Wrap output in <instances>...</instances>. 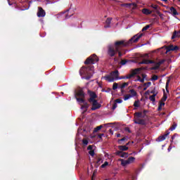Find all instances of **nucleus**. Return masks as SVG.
Masks as SVG:
<instances>
[{
  "mask_svg": "<svg viewBox=\"0 0 180 180\" xmlns=\"http://www.w3.org/2000/svg\"><path fill=\"white\" fill-rule=\"evenodd\" d=\"M141 37H143V33H139L134 35L128 41L124 40L116 41L114 45L110 44L107 46L108 56H109V57H115L117 53V51H119L122 47H129V46H131L133 43H137Z\"/></svg>",
  "mask_w": 180,
  "mask_h": 180,
  "instance_id": "f257e3e1",
  "label": "nucleus"
},
{
  "mask_svg": "<svg viewBox=\"0 0 180 180\" xmlns=\"http://www.w3.org/2000/svg\"><path fill=\"white\" fill-rule=\"evenodd\" d=\"M98 61L99 58L96 54H93L89 58H87L84 61V64L89 66H83L80 69L79 74L81 77H82V75H84L86 76V79H91V78H92V75H94V65H92L95 64L96 63H98Z\"/></svg>",
  "mask_w": 180,
  "mask_h": 180,
  "instance_id": "f03ea898",
  "label": "nucleus"
},
{
  "mask_svg": "<svg viewBox=\"0 0 180 180\" xmlns=\"http://www.w3.org/2000/svg\"><path fill=\"white\" fill-rule=\"evenodd\" d=\"M75 98L78 103H84L85 102V92L81 88H77L74 91Z\"/></svg>",
  "mask_w": 180,
  "mask_h": 180,
  "instance_id": "7ed1b4c3",
  "label": "nucleus"
},
{
  "mask_svg": "<svg viewBox=\"0 0 180 180\" xmlns=\"http://www.w3.org/2000/svg\"><path fill=\"white\" fill-rule=\"evenodd\" d=\"M146 115H143L141 112H136L134 114V123L135 124H141L142 126H146V120H144Z\"/></svg>",
  "mask_w": 180,
  "mask_h": 180,
  "instance_id": "20e7f679",
  "label": "nucleus"
},
{
  "mask_svg": "<svg viewBox=\"0 0 180 180\" xmlns=\"http://www.w3.org/2000/svg\"><path fill=\"white\" fill-rule=\"evenodd\" d=\"M119 70H116L110 73V75H105L102 77V79H105V81H108V82H113L115 80L117 81L119 79Z\"/></svg>",
  "mask_w": 180,
  "mask_h": 180,
  "instance_id": "39448f33",
  "label": "nucleus"
},
{
  "mask_svg": "<svg viewBox=\"0 0 180 180\" xmlns=\"http://www.w3.org/2000/svg\"><path fill=\"white\" fill-rule=\"evenodd\" d=\"M118 161L121 162V165H122V167H126V165H129V164H133V162L136 161V158L131 156V157H129L127 160L119 159Z\"/></svg>",
  "mask_w": 180,
  "mask_h": 180,
  "instance_id": "423d86ee",
  "label": "nucleus"
},
{
  "mask_svg": "<svg viewBox=\"0 0 180 180\" xmlns=\"http://www.w3.org/2000/svg\"><path fill=\"white\" fill-rule=\"evenodd\" d=\"M141 70H143L142 68H136V69L133 70L131 72V74H129V75H127V76H125L126 79H130L131 78H133V77H134V75H137V74H139V72H140V71H141Z\"/></svg>",
  "mask_w": 180,
  "mask_h": 180,
  "instance_id": "0eeeda50",
  "label": "nucleus"
},
{
  "mask_svg": "<svg viewBox=\"0 0 180 180\" xmlns=\"http://www.w3.org/2000/svg\"><path fill=\"white\" fill-rule=\"evenodd\" d=\"M92 105L91 110H96L97 109H101L102 105L98 103V100H93V101H89Z\"/></svg>",
  "mask_w": 180,
  "mask_h": 180,
  "instance_id": "6e6552de",
  "label": "nucleus"
},
{
  "mask_svg": "<svg viewBox=\"0 0 180 180\" xmlns=\"http://www.w3.org/2000/svg\"><path fill=\"white\" fill-rule=\"evenodd\" d=\"M87 94H88L89 96H90V98L88 99V102L96 101V98H98L96 93H95L94 91H92L91 90H88Z\"/></svg>",
  "mask_w": 180,
  "mask_h": 180,
  "instance_id": "1a4fd4ad",
  "label": "nucleus"
},
{
  "mask_svg": "<svg viewBox=\"0 0 180 180\" xmlns=\"http://www.w3.org/2000/svg\"><path fill=\"white\" fill-rule=\"evenodd\" d=\"M179 47L178 46L169 45L166 46V53H169V51H178Z\"/></svg>",
  "mask_w": 180,
  "mask_h": 180,
  "instance_id": "9d476101",
  "label": "nucleus"
},
{
  "mask_svg": "<svg viewBox=\"0 0 180 180\" xmlns=\"http://www.w3.org/2000/svg\"><path fill=\"white\" fill-rule=\"evenodd\" d=\"M38 18H44L46 16V11L41 7H38V12L37 13Z\"/></svg>",
  "mask_w": 180,
  "mask_h": 180,
  "instance_id": "9b49d317",
  "label": "nucleus"
},
{
  "mask_svg": "<svg viewBox=\"0 0 180 180\" xmlns=\"http://www.w3.org/2000/svg\"><path fill=\"white\" fill-rule=\"evenodd\" d=\"M164 63H165V60H160V61H159V62H158V63H155V65H154V67H152L151 68H150V70H154V71H155V70H158V68H160V65H161V64H164Z\"/></svg>",
  "mask_w": 180,
  "mask_h": 180,
  "instance_id": "f8f14e48",
  "label": "nucleus"
},
{
  "mask_svg": "<svg viewBox=\"0 0 180 180\" xmlns=\"http://www.w3.org/2000/svg\"><path fill=\"white\" fill-rule=\"evenodd\" d=\"M115 155H118V157H121V158H127V157H129V153L116 151Z\"/></svg>",
  "mask_w": 180,
  "mask_h": 180,
  "instance_id": "ddd939ff",
  "label": "nucleus"
},
{
  "mask_svg": "<svg viewBox=\"0 0 180 180\" xmlns=\"http://www.w3.org/2000/svg\"><path fill=\"white\" fill-rule=\"evenodd\" d=\"M121 6H124L125 8H131L132 9H136V8H137V4H136V3H131V4H121Z\"/></svg>",
  "mask_w": 180,
  "mask_h": 180,
  "instance_id": "4468645a",
  "label": "nucleus"
},
{
  "mask_svg": "<svg viewBox=\"0 0 180 180\" xmlns=\"http://www.w3.org/2000/svg\"><path fill=\"white\" fill-rule=\"evenodd\" d=\"M169 135V131H167L164 135L160 136L158 138V141H164V140H165Z\"/></svg>",
  "mask_w": 180,
  "mask_h": 180,
  "instance_id": "2eb2a0df",
  "label": "nucleus"
},
{
  "mask_svg": "<svg viewBox=\"0 0 180 180\" xmlns=\"http://www.w3.org/2000/svg\"><path fill=\"white\" fill-rule=\"evenodd\" d=\"M168 12L169 13H171L172 16H176L177 15H179L176 9L174 7H170V9Z\"/></svg>",
  "mask_w": 180,
  "mask_h": 180,
  "instance_id": "dca6fc26",
  "label": "nucleus"
},
{
  "mask_svg": "<svg viewBox=\"0 0 180 180\" xmlns=\"http://www.w3.org/2000/svg\"><path fill=\"white\" fill-rule=\"evenodd\" d=\"M103 162V159L101 156H98L96 158V167L98 168L101 164Z\"/></svg>",
  "mask_w": 180,
  "mask_h": 180,
  "instance_id": "f3484780",
  "label": "nucleus"
},
{
  "mask_svg": "<svg viewBox=\"0 0 180 180\" xmlns=\"http://www.w3.org/2000/svg\"><path fill=\"white\" fill-rule=\"evenodd\" d=\"M83 103V105H82ZM79 105H82L81 109H86L84 112H86L88 110V108H89V104L88 103L85 102L84 99V103H81Z\"/></svg>",
  "mask_w": 180,
  "mask_h": 180,
  "instance_id": "a211bd4d",
  "label": "nucleus"
},
{
  "mask_svg": "<svg viewBox=\"0 0 180 180\" xmlns=\"http://www.w3.org/2000/svg\"><path fill=\"white\" fill-rule=\"evenodd\" d=\"M180 37V30L179 31L175 30L172 36V40L176 39Z\"/></svg>",
  "mask_w": 180,
  "mask_h": 180,
  "instance_id": "6ab92c4d",
  "label": "nucleus"
},
{
  "mask_svg": "<svg viewBox=\"0 0 180 180\" xmlns=\"http://www.w3.org/2000/svg\"><path fill=\"white\" fill-rule=\"evenodd\" d=\"M119 150L117 151H121V153H123V151H127L129 150V147L127 146H118Z\"/></svg>",
  "mask_w": 180,
  "mask_h": 180,
  "instance_id": "aec40b11",
  "label": "nucleus"
},
{
  "mask_svg": "<svg viewBox=\"0 0 180 180\" xmlns=\"http://www.w3.org/2000/svg\"><path fill=\"white\" fill-rule=\"evenodd\" d=\"M111 22H112V18H107V20H105V25L104 26V27L105 28L110 27Z\"/></svg>",
  "mask_w": 180,
  "mask_h": 180,
  "instance_id": "412c9836",
  "label": "nucleus"
},
{
  "mask_svg": "<svg viewBox=\"0 0 180 180\" xmlns=\"http://www.w3.org/2000/svg\"><path fill=\"white\" fill-rule=\"evenodd\" d=\"M142 13H143V15H151L153 11L148 10V8H143L142 9Z\"/></svg>",
  "mask_w": 180,
  "mask_h": 180,
  "instance_id": "4be33fe9",
  "label": "nucleus"
},
{
  "mask_svg": "<svg viewBox=\"0 0 180 180\" xmlns=\"http://www.w3.org/2000/svg\"><path fill=\"white\" fill-rule=\"evenodd\" d=\"M158 94V92H156L153 95L150 96V97H149L150 101L151 102H155V97L157 96Z\"/></svg>",
  "mask_w": 180,
  "mask_h": 180,
  "instance_id": "5701e85b",
  "label": "nucleus"
},
{
  "mask_svg": "<svg viewBox=\"0 0 180 180\" xmlns=\"http://www.w3.org/2000/svg\"><path fill=\"white\" fill-rule=\"evenodd\" d=\"M163 96L161 98L160 101L165 102V101H167V99L168 98V96L167 95V94H165V90L163 89Z\"/></svg>",
  "mask_w": 180,
  "mask_h": 180,
  "instance_id": "b1692460",
  "label": "nucleus"
},
{
  "mask_svg": "<svg viewBox=\"0 0 180 180\" xmlns=\"http://www.w3.org/2000/svg\"><path fill=\"white\" fill-rule=\"evenodd\" d=\"M131 98H134V96H137V91H136L134 89H130L129 90Z\"/></svg>",
  "mask_w": 180,
  "mask_h": 180,
  "instance_id": "393cba45",
  "label": "nucleus"
},
{
  "mask_svg": "<svg viewBox=\"0 0 180 180\" xmlns=\"http://www.w3.org/2000/svg\"><path fill=\"white\" fill-rule=\"evenodd\" d=\"M126 86H129V82H124L122 84L119 86V88L120 89H124V88H126Z\"/></svg>",
  "mask_w": 180,
  "mask_h": 180,
  "instance_id": "a878e982",
  "label": "nucleus"
},
{
  "mask_svg": "<svg viewBox=\"0 0 180 180\" xmlns=\"http://www.w3.org/2000/svg\"><path fill=\"white\" fill-rule=\"evenodd\" d=\"M143 61H144V64H155V61L154 60L145 59L143 60Z\"/></svg>",
  "mask_w": 180,
  "mask_h": 180,
  "instance_id": "bb28decb",
  "label": "nucleus"
},
{
  "mask_svg": "<svg viewBox=\"0 0 180 180\" xmlns=\"http://www.w3.org/2000/svg\"><path fill=\"white\" fill-rule=\"evenodd\" d=\"M176 126H177L176 123L174 122L172 127L169 128V130H171V131H174V130L176 129Z\"/></svg>",
  "mask_w": 180,
  "mask_h": 180,
  "instance_id": "cd10ccee",
  "label": "nucleus"
},
{
  "mask_svg": "<svg viewBox=\"0 0 180 180\" xmlns=\"http://www.w3.org/2000/svg\"><path fill=\"white\" fill-rule=\"evenodd\" d=\"M102 127H103V125H100V126H98L97 127H96L94 130V131L95 133H96L97 131H99V130H101V129H102Z\"/></svg>",
  "mask_w": 180,
  "mask_h": 180,
  "instance_id": "c85d7f7f",
  "label": "nucleus"
},
{
  "mask_svg": "<svg viewBox=\"0 0 180 180\" xmlns=\"http://www.w3.org/2000/svg\"><path fill=\"white\" fill-rule=\"evenodd\" d=\"M117 88H119V84L117 83H114L112 85V89L113 91H116V89H117Z\"/></svg>",
  "mask_w": 180,
  "mask_h": 180,
  "instance_id": "c756f323",
  "label": "nucleus"
},
{
  "mask_svg": "<svg viewBox=\"0 0 180 180\" xmlns=\"http://www.w3.org/2000/svg\"><path fill=\"white\" fill-rule=\"evenodd\" d=\"M130 98H131V95L127 94L124 96V101H127L128 99H130Z\"/></svg>",
  "mask_w": 180,
  "mask_h": 180,
  "instance_id": "7c9ffc66",
  "label": "nucleus"
},
{
  "mask_svg": "<svg viewBox=\"0 0 180 180\" xmlns=\"http://www.w3.org/2000/svg\"><path fill=\"white\" fill-rule=\"evenodd\" d=\"M139 103H140V101H136L134 103V108H139V107L140 106V105H139Z\"/></svg>",
  "mask_w": 180,
  "mask_h": 180,
  "instance_id": "2f4dec72",
  "label": "nucleus"
},
{
  "mask_svg": "<svg viewBox=\"0 0 180 180\" xmlns=\"http://www.w3.org/2000/svg\"><path fill=\"white\" fill-rule=\"evenodd\" d=\"M151 8H153V9H155V11H158V5L156 4H151Z\"/></svg>",
  "mask_w": 180,
  "mask_h": 180,
  "instance_id": "473e14b6",
  "label": "nucleus"
},
{
  "mask_svg": "<svg viewBox=\"0 0 180 180\" xmlns=\"http://www.w3.org/2000/svg\"><path fill=\"white\" fill-rule=\"evenodd\" d=\"M151 25H148L146 26H145L143 29H142V32H145V30H148V29H150Z\"/></svg>",
  "mask_w": 180,
  "mask_h": 180,
  "instance_id": "72a5a7b5",
  "label": "nucleus"
},
{
  "mask_svg": "<svg viewBox=\"0 0 180 180\" xmlns=\"http://www.w3.org/2000/svg\"><path fill=\"white\" fill-rule=\"evenodd\" d=\"M169 81H170V79H169L167 80V82H166V86H165V88H166L167 92H169V91H168V86L169 85Z\"/></svg>",
  "mask_w": 180,
  "mask_h": 180,
  "instance_id": "f704fd0d",
  "label": "nucleus"
},
{
  "mask_svg": "<svg viewBox=\"0 0 180 180\" xmlns=\"http://www.w3.org/2000/svg\"><path fill=\"white\" fill-rule=\"evenodd\" d=\"M108 165H109V162H105L101 166V168H105V167H108Z\"/></svg>",
  "mask_w": 180,
  "mask_h": 180,
  "instance_id": "c9c22d12",
  "label": "nucleus"
},
{
  "mask_svg": "<svg viewBox=\"0 0 180 180\" xmlns=\"http://www.w3.org/2000/svg\"><path fill=\"white\" fill-rule=\"evenodd\" d=\"M89 154L91 156L94 157V155H95V150H91L89 151Z\"/></svg>",
  "mask_w": 180,
  "mask_h": 180,
  "instance_id": "e433bc0d",
  "label": "nucleus"
},
{
  "mask_svg": "<svg viewBox=\"0 0 180 180\" xmlns=\"http://www.w3.org/2000/svg\"><path fill=\"white\" fill-rule=\"evenodd\" d=\"M127 63V60H122L120 62L121 65H126Z\"/></svg>",
  "mask_w": 180,
  "mask_h": 180,
  "instance_id": "4c0bfd02",
  "label": "nucleus"
},
{
  "mask_svg": "<svg viewBox=\"0 0 180 180\" xmlns=\"http://www.w3.org/2000/svg\"><path fill=\"white\" fill-rule=\"evenodd\" d=\"M152 81H157V79H158V76L154 75L152 78H151Z\"/></svg>",
  "mask_w": 180,
  "mask_h": 180,
  "instance_id": "58836bf2",
  "label": "nucleus"
},
{
  "mask_svg": "<svg viewBox=\"0 0 180 180\" xmlns=\"http://www.w3.org/2000/svg\"><path fill=\"white\" fill-rule=\"evenodd\" d=\"M151 86V82H148L146 83H144L143 86H147L148 88V86Z\"/></svg>",
  "mask_w": 180,
  "mask_h": 180,
  "instance_id": "ea45409f",
  "label": "nucleus"
},
{
  "mask_svg": "<svg viewBox=\"0 0 180 180\" xmlns=\"http://www.w3.org/2000/svg\"><path fill=\"white\" fill-rule=\"evenodd\" d=\"M115 103H122V102H123V100L120 98H117V99H115Z\"/></svg>",
  "mask_w": 180,
  "mask_h": 180,
  "instance_id": "a19ab883",
  "label": "nucleus"
},
{
  "mask_svg": "<svg viewBox=\"0 0 180 180\" xmlns=\"http://www.w3.org/2000/svg\"><path fill=\"white\" fill-rule=\"evenodd\" d=\"M88 141L86 139H83L82 140V143L84 145V146H88Z\"/></svg>",
  "mask_w": 180,
  "mask_h": 180,
  "instance_id": "79ce46f5",
  "label": "nucleus"
},
{
  "mask_svg": "<svg viewBox=\"0 0 180 180\" xmlns=\"http://www.w3.org/2000/svg\"><path fill=\"white\" fill-rule=\"evenodd\" d=\"M159 106H160L161 108H162V106H165V103H164V101H160L159 102Z\"/></svg>",
  "mask_w": 180,
  "mask_h": 180,
  "instance_id": "37998d69",
  "label": "nucleus"
},
{
  "mask_svg": "<svg viewBox=\"0 0 180 180\" xmlns=\"http://www.w3.org/2000/svg\"><path fill=\"white\" fill-rule=\"evenodd\" d=\"M116 108H117V103H114V104L112 105V110H115V109H116Z\"/></svg>",
  "mask_w": 180,
  "mask_h": 180,
  "instance_id": "c03bdc74",
  "label": "nucleus"
},
{
  "mask_svg": "<svg viewBox=\"0 0 180 180\" xmlns=\"http://www.w3.org/2000/svg\"><path fill=\"white\" fill-rule=\"evenodd\" d=\"M124 140H126V138H122L121 139H119L118 140V143L122 144V141H124Z\"/></svg>",
  "mask_w": 180,
  "mask_h": 180,
  "instance_id": "a18cd8bd",
  "label": "nucleus"
},
{
  "mask_svg": "<svg viewBox=\"0 0 180 180\" xmlns=\"http://www.w3.org/2000/svg\"><path fill=\"white\" fill-rule=\"evenodd\" d=\"M124 130H125V131H127L128 133H131V130H130L129 127H125Z\"/></svg>",
  "mask_w": 180,
  "mask_h": 180,
  "instance_id": "49530a36",
  "label": "nucleus"
},
{
  "mask_svg": "<svg viewBox=\"0 0 180 180\" xmlns=\"http://www.w3.org/2000/svg\"><path fill=\"white\" fill-rule=\"evenodd\" d=\"M138 81H139V82H144V79H141L140 76H138Z\"/></svg>",
  "mask_w": 180,
  "mask_h": 180,
  "instance_id": "de8ad7c7",
  "label": "nucleus"
},
{
  "mask_svg": "<svg viewBox=\"0 0 180 180\" xmlns=\"http://www.w3.org/2000/svg\"><path fill=\"white\" fill-rule=\"evenodd\" d=\"M142 113H143V116L146 117V115H147V113H148V110H144Z\"/></svg>",
  "mask_w": 180,
  "mask_h": 180,
  "instance_id": "09e8293b",
  "label": "nucleus"
},
{
  "mask_svg": "<svg viewBox=\"0 0 180 180\" xmlns=\"http://www.w3.org/2000/svg\"><path fill=\"white\" fill-rule=\"evenodd\" d=\"M158 15L160 16V18L161 19L163 18L162 16H164V14L161 13L160 12H158Z\"/></svg>",
  "mask_w": 180,
  "mask_h": 180,
  "instance_id": "8fccbe9b",
  "label": "nucleus"
},
{
  "mask_svg": "<svg viewBox=\"0 0 180 180\" xmlns=\"http://www.w3.org/2000/svg\"><path fill=\"white\" fill-rule=\"evenodd\" d=\"M117 53H118L119 57H122V56H123V53H122V51H120V50H119L118 51H117Z\"/></svg>",
  "mask_w": 180,
  "mask_h": 180,
  "instance_id": "3c124183",
  "label": "nucleus"
},
{
  "mask_svg": "<svg viewBox=\"0 0 180 180\" xmlns=\"http://www.w3.org/2000/svg\"><path fill=\"white\" fill-rule=\"evenodd\" d=\"M118 79H126V76H121V77L118 76Z\"/></svg>",
  "mask_w": 180,
  "mask_h": 180,
  "instance_id": "603ef678",
  "label": "nucleus"
},
{
  "mask_svg": "<svg viewBox=\"0 0 180 180\" xmlns=\"http://www.w3.org/2000/svg\"><path fill=\"white\" fill-rule=\"evenodd\" d=\"M103 136H105L104 134H100L98 135V139H102V137H103Z\"/></svg>",
  "mask_w": 180,
  "mask_h": 180,
  "instance_id": "864d4df0",
  "label": "nucleus"
},
{
  "mask_svg": "<svg viewBox=\"0 0 180 180\" xmlns=\"http://www.w3.org/2000/svg\"><path fill=\"white\" fill-rule=\"evenodd\" d=\"M92 148H94V147L91 145H89L87 148V150H89L91 151L92 150Z\"/></svg>",
  "mask_w": 180,
  "mask_h": 180,
  "instance_id": "5fc2aeb1",
  "label": "nucleus"
},
{
  "mask_svg": "<svg viewBox=\"0 0 180 180\" xmlns=\"http://www.w3.org/2000/svg\"><path fill=\"white\" fill-rule=\"evenodd\" d=\"M150 94H153L154 95V94H157V92H155V88H154L151 91Z\"/></svg>",
  "mask_w": 180,
  "mask_h": 180,
  "instance_id": "6e6d98bb",
  "label": "nucleus"
},
{
  "mask_svg": "<svg viewBox=\"0 0 180 180\" xmlns=\"http://www.w3.org/2000/svg\"><path fill=\"white\" fill-rule=\"evenodd\" d=\"M176 136V134H174L172 136V141L175 139V136Z\"/></svg>",
  "mask_w": 180,
  "mask_h": 180,
  "instance_id": "4d7b16f0",
  "label": "nucleus"
},
{
  "mask_svg": "<svg viewBox=\"0 0 180 180\" xmlns=\"http://www.w3.org/2000/svg\"><path fill=\"white\" fill-rule=\"evenodd\" d=\"M162 110V107H161V106H160V105H158V110Z\"/></svg>",
  "mask_w": 180,
  "mask_h": 180,
  "instance_id": "13d9d810",
  "label": "nucleus"
},
{
  "mask_svg": "<svg viewBox=\"0 0 180 180\" xmlns=\"http://www.w3.org/2000/svg\"><path fill=\"white\" fill-rule=\"evenodd\" d=\"M145 95H150V91H146L145 93Z\"/></svg>",
  "mask_w": 180,
  "mask_h": 180,
  "instance_id": "bf43d9fd",
  "label": "nucleus"
},
{
  "mask_svg": "<svg viewBox=\"0 0 180 180\" xmlns=\"http://www.w3.org/2000/svg\"><path fill=\"white\" fill-rule=\"evenodd\" d=\"M146 77H147V75H144V74L142 75V77H143L142 79H144V78H146Z\"/></svg>",
  "mask_w": 180,
  "mask_h": 180,
  "instance_id": "052dcab7",
  "label": "nucleus"
},
{
  "mask_svg": "<svg viewBox=\"0 0 180 180\" xmlns=\"http://www.w3.org/2000/svg\"><path fill=\"white\" fill-rule=\"evenodd\" d=\"M109 131L111 134H113V131L112 129H109Z\"/></svg>",
  "mask_w": 180,
  "mask_h": 180,
  "instance_id": "680f3d73",
  "label": "nucleus"
},
{
  "mask_svg": "<svg viewBox=\"0 0 180 180\" xmlns=\"http://www.w3.org/2000/svg\"><path fill=\"white\" fill-rule=\"evenodd\" d=\"M147 88H148V87L145 86V87L143 88V91H147Z\"/></svg>",
  "mask_w": 180,
  "mask_h": 180,
  "instance_id": "e2e57ef3",
  "label": "nucleus"
},
{
  "mask_svg": "<svg viewBox=\"0 0 180 180\" xmlns=\"http://www.w3.org/2000/svg\"><path fill=\"white\" fill-rule=\"evenodd\" d=\"M121 136H122V135H121L120 134H117V138L121 137Z\"/></svg>",
  "mask_w": 180,
  "mask_h": 180,
  "instance_id": "0e129e2a",
  "label": "nucleus"
},
{
  "mask_svg": "<svg viewBox=\"0 0 180 180\" xmlns=\"http://www.w3.org/2000/svg\"><path fill=\"white\" fill-rule=\"evenodd\" d=\"M143 57H148V53H145V54L143 55Z\"/></svg>",
  "mask_w": 180,
  "mask_h": 180,
  "instance_id": "69168bd1",
  "label": "nucleus"
},
{
  "mask_svg": "<svg viewBox=\"0 0 180 180\" xmlns=\"http://www.w3.org/2000/svg\"><path fill=\"white\" fill-rule=\"evenodd\" d=\"M144 60L139 63V64H144Z\"/></svg>",
  "mask_w": 180,
  "mask_h": 180,
  "instance_id": "338daca9",
  "label": "nucleus"
},
{
  "mask_svg": "<svg viewBox=\"0 0 180 180\" xmlns=\"http://www.w3.org/2000/svg\"><path fill=\"white\" fill-rule=\"evenodd\" d=\"M68 18H71V16L70 15V16H68V15L65 16V18L66 19H68Z\"/></svg>",
  "mask_w": 180,
  "mask_h": 180,
  "instance_id": "774afa93",
  "label": "nucleus"
}]
</instances>
